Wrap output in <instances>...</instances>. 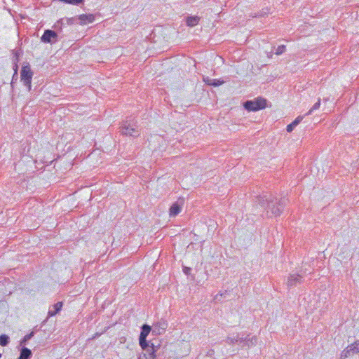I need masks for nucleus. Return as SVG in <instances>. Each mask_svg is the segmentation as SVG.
Masks as SVG:
<instances>
[{
  "mask_svg": "<svg viewBox=\"0 0 359 359\" xmlns=\"http://www.w3.org/2000/svg\"><path fill=\"white\" fill-rule=\"evenodd\" d=\"M227 340L229 341L230 343H234V341H236V342H239L241 344L243 343V345L245 344V340H243V338L228 337Z\"/></svg>",
  "mask_w": 359,
  "mask_h": 359,
  "instance_id": "nucleus-22",
  "label": "nucleus"
},
{
  "mask_svg": "<svg viewBox=\"0 0 359 359\" xmlns=\"http://www.w3.org/2000/svg\"><path fill=\"white\" fill-rule=\"evenodd\" d=\"M269 13V9L268 8H263L262 11L258 13H251L250 16L252 18H262L267 15Z\"/></svg>",
  "mask_w": 359,
  "mask_h": 359,
  "instance_id": "nucleus-15",
  "label": "nucleus"
},
{
  "mask_svg": "<svg viewBox=\"0 0 359 359\" xmlns=\"http://www.w3.org/2000/svg\"><path fill=\"white\" fill-rule=\"evenodd\" d=\"M18 74L15 72H14V74L13 75L11 83V85L12 87L13 86V83L18 81Z\"/></svg>",
  "mask_w": 359,
  "mask_h": 359,
  "instance_id": "nucleus-29",
  "label": "nucleus"
},
{
  "mask_svg": "<svg viewBox=\"0 0 359 359\" xmlns=\"http://www.w3.org/2000/svg\"><path fill=\"white\" fill-rule=\"evenodd\" d=\"M224 83V80L212 79V83H210V86L217 87L221 86Z\"/></svg>",
  "mask_w": 359,
  "mask_h": 359,
  "instance_id": "nucleus-23",
  "label": "nucleus"
},
{
  "mask_svg": "<svg viewBox=\"0 0 359 359\" xmlns=\"http://www.w3.org/2000/svg\"><path fill=\"white\" fill-rule=\"evenodd\" d=\"M191 268L190 267H188V266H184L183 267V272L186 274V275H189L191 271Z\"/></svg>",
  "mask_w": 359,
  "mask_h": 359,
  "instance_id": "nucleus-30",
  "label": "nucleus"
},
{
  "mask_svg": "<svg viewBox=\"0 0 359 359\" xmlns=\"http://www.w3.org/2000/svg\"><path fill=\"white\" fill-rule=\"evenodd\" d=\"M62 302H57L56 304H55L54 305H53V309H49L48 311V316H55L57 313H59L62 308Z\"/></svg>",
  "mask_w": 359,
  "mask_h": 359,
  "instance_id": "nucleus-11",
  "label": "nucleus"
},
{
  "mask_svg": "<svg viewBox=\"0 0 359 359\" xmlns=\"http://www.w3.org/2000/svg\"><path fill=\"white\" fill-rule=\"evenodd\" d=\"M200 18L195 16H188L186 19V23L189 27H194L199 22Z\"/></svg>",
  "mask_w": 359,
  "mask_h": 359,
  "instance_id": "nucleus-13",
  "label": "nucleus"
},
{
  "mask_svg": "<svg viewBox=\"0 0 359 359\" xmlns=\"http://www.w3.org/2000/svg\"><path fill=\"white\" fill-rule=\"evenodd\" d=\"M119 131L123 135L133 137H137L140 135L137 122L132 118L123 121L119 127Z\"/></svg>",
  "mask_w": 359,
  "mask_h": 359,
  "instance_id": "nucleus-2",
  "label": "nucleus"
},
{
  "mask_svg": "<svg viewBox=\"0 0 359 359\" xmlns=\"http://www.w3.org/2000/svg\"><path fill=\"white\" fill-rule=\"evenodd\" d=\"M34 72L32 71L28 62H24L20 72V79L24 86L27 88L28 91L32 89V79Z\"/></svg>",
  "mask_w": 359,
  "mask_h": 359,
  "instance_id": "nucleus-3",
  "label": "nucleus"
},
{
  "mask_svg": "<svg viewBox=\"0 0 359 359\" xmlns=\"http://www.w3.org/2000/svg\"><path fill=\"white\" fill-rule=\"evenodd\" d=\"M57 32L51 29H46L41 37V41L45 43H55L58 41Z\"/></svg>",
  "mask_w": 359,
  "mask_h": 359,
  "instance_id": "nucleus-5",
  "label": "nucleus"
},
{
  "mask_svg": "<svg viewBox=\"0 0 359 359\" xmlns=\"http://www.w3.org/2000/svg\"><path fill=\"white\" fill-rule=\"evenodd\" d=\"M351 350L352 351V353H359V341H356L350 346Z\"/></svg>",
  "mask_w": 359,
  "mask_h": 359,
  "instance_id": "nucleus-19",
  "label": "nucleus"
},
{
  "mask_svg": "<svg viewBox=\"0 0 359 359\" xmlns=\"http://www.w3.org/2000/svg\"><path fill=\"white\" fill-rule=\"evenodd\" d=\"M63 27H65V20L64 19H60L57 20L53 25V28L55 29V32H57V34L62 32Z\"/></svg>",
  "mask_w": 359,
  "mask_h": 359,
  "instance_id": "nucleus-14",
  "label": "nucleus"
},
{
  "mask_svg": "<svg viewBox=\"0 0 359 359\" xmlns=\"http://www.w3.org/2000/svg\"><path fill=\"white\" fill-rule=\"evenodd\" d=\"M251 197L252 213L255 215L266 211V215L271 217L281 215L287 201L285 198L278 199L271 194L264 192Z\"/></svg>",
  "mask_w": 359,
  "mask_h": 359,
  "instance_id": "nucleus-1",
  "label": "nucleus"
},
{
  "mask_svg": "<svg viewBox=\"0 0 359 359\" xmlns=\"http://www.w3.org/2000/svg\"><path fill=\"white\" fill-rule=\"evenodd\" d=\"M150 346L152 348V351L151 353H149V355H150V358H151L152 359H154L156 358L155 353L159 348L160 345L159 344L155 345L154 343L151 342Z\"/></svg>",
  "mask_w": 359,
  "mask_h": 359,
  "instance_id": "nucleus-18",
  "label": "nucleus"
},
{
  "mask_svg": "<svg viewBox=\"0 0 359 359\" xmlns=\"http://www.w3.org/2000/svg\"><path fill=\"white\" fill-rule=\"evenodd\" d=\"M80 20V25H84L88 23H92L95 20V16L93 14H81L78 16Z\"/></svg>",
  "mask_w": 359,
  "mask_h": 359,
  "instance_id": "nucleus-9",
  "label": "nucleus"
},
{
  "mask_svg": "<svg viewBox=\"0 0 359 359\" xmlns=\"http://www.w3.org/2000/svg\"><path fill=\"white\" fill-rule=\"evenodd\" d=\"M267 100L262 97H257L253 100H248V111H257L266 107Z\"/></svg>",
  "mask_w": 359,
  "mask_h": 359,
  "instance_id": "nucleus-4",
  "label": "nucleus"
},
{
  "mask_svg": "<svg viewBox=\"0 0 359 359\" xmlns=\"http://www.w3.org/2000/svg\"><path fill=\"white\" fill-rule=\"evenodd\" d=\"M243 107L245 109L247 110V101L243 102Z\"/></svg>",
  "mask_w": 359,
  "mask_h": 359,
  "instance_id": "nucleus-34",
  "label": "nucleus"
},
{
  "mask_svg": "<svg viewBox=\"0 0 359 359\" xmlns=\"http://www.w3.org/2000/svg\"><path fill=\"white\" fill-rule=\"evenodd\" d=\"M10 342V338L8 335L3 334L0 335V346H6Z\"/></svg>",
  "mask_w": 359,
  "mask_h": 359,
  "instance_id": "nucleus-16",
  "label": "nucleus"
},
{
  "mask_svg": "<svg viewBox=\"0 0 359 359\" xmlns=\"http://www.w3.org/2000/svg\"><path fill=\"white\" fill-rule=\"evenodd\" d=\"M304 116H297L292 123V125H294L295 127L301 123V121L303 120Z\"/></svg>",
  "mask_w": 359,
  "mask_h": 359,
  "instance_id": "nucleus-26",
  "label": "nucleus"
},
{
  "mask_svg": "<svg viewBox=\"0 0 359 359\" xmlns=\"http://www.w3.org/2000/svg\"><path fill=\"white\" fill-rule=\"evenodd\" d=\"M151 332H152V327L147 324L143 325L141 327L139 341H145V339H147V336Z\"/></svg>",
  "mask_w": 359,
  "mask_h": 359,
  "instance_id": "nucleus-8",
  "label": "nucleus"
},
{
  "mask_svg": "<svg viewBox=\"0 0 359 359\" xmlns=\"http://www.w3.org/2000/svg\"><path fill=\"white\" fill-rule=\"evenodd\" d=\"M168 323L164 319H161L152 326V334L160 335L163 334L168 328Z\"/></svg>",
  "mask_w": 359,
  "mask_h": 359,
  "instance_id": "nucleus-6",
  "label": "nucleus"
},
{
  "mask_svg": "<svg viewBox=\"0 0 359 359\" xmlns=\"http://www.w3.org/2000/svg\"><path fill=\"white\" fill-rule=\"evenodd\" d=\"M352 351L351 350L350 346H348L345 349H344L341 353L340 358L341 359H345L352 355Z\"/></svg>",
  "mask_w": 359,
  "mask_h": 359,
  "instance_id": "nucleus-17",
  "label": "nucleus"
},
{
  "mask_svg": "<svg viewBox=\"0 0 359 359\" xmlns=\"http://www.w3.org/2000/svg\"><path fill=\"white\" fill-rule=\"evenodd\" d=\"M13 61H14V65H13L14 72H15V70H16V72L18 73V53H15V59H13Z\"/></svg>",
  "mask_w": 359,
  "mask_h": 359,
  "instance_id": "nucleus-25",
  "label": "nucleus"
},
{
  "mask_svg": "<svg viewBox=\"0 0 359 359\" xmlns=\"http://www.w3.org/2000/svg\"><path fill=\"white\" fill-rule=\"evenodd\" d=\"M34 335V332L32 331L30 333L26 334L23 339L20 341V344H26L29 340H30Z\"/></svg>",
  "mask_w": 359,
  "mask_h": 359,
  "instance_id": "nucleus-20",
  "label": "nucleus"
},
{
  "mask_svg": "<svg viewBox=\"0 0 359 359\" xmlns=\"http://www.w3.org/2000/svg\"><path fill=\"white\" fill-rule=\"evenodd\" d=\"M294 128H295V126L294 125H292V123H291L290 124L287 126L286 129L288 133H291L294 130Z\"/></svg>",
  "mask_w": 359,
  "mask_h": 359,
  "instance_id": "nucleus-32",
  "label": "nucleus"
},
{
  "mask_svg": "<svg viewBox=\"0 0 359 359\" xmlns=\"http://www.w3.org/2000/svg\"><path fill=\"white\" fill-rule=\"evenodd\" d=\"M212 79L207 76L205 78H203V81L205 83V84L210 86V83H212Z\"/></svg>",
  "mask_w": 359,
  "mask_h": 359,
  "instance_id": "nucleus-31",
  "label": "nucleus"
},
{
  "mask_svg": "<svg viewBox=\"0 0 359 359\" xmlns=\"http://www.w3.org/2000/svg\"><path fill=\"white\" fill-rule=\"evenodd\" d=\"M285 50H286L285 46V45H280V46H278L275 53L277 55H280L283 54L285 51Z\"/></svg>",
  "mask_w": 359,
  "mask_h": 359,
  "instance_id": "nucleus-24",
  "label": "nucleus"
},
{
  "mask_svg": "<svg viewBox=\"0 0 359 359\" xmlns=\"http://www.w3.org/2000/svg\"><path fill=\"white\" fill-rule=\"evenodd\" d=\"M344 250V251H343V253H346V251L348 250L347 248H342L341 250Z\"/></svg>",
  "mask_w": 359,
  "mask_h": 359,
  "instance_id": "nucleus-35",
  "label": "nucleus"
},
{
  "mask_svg": "<svg viewBox=\"0 0 359 359\" xmlns=\"http://www.w3.org/2000/svg\"><path fill=\"white\" fill-rule=\"evenodd\" d=\"M32 355V351L26 347H22L20 350V356L18 359H30Z\"/></svg>",
  "mask_w": 359,
  "mask_h": 359,
  "instance_id": "nucleus-12",
  "label": "nucleus"
},
{
  "mask_svg": "<svg viewBox=\"0 0 359 359\" xmlns=\"http://www.w3.org/2000/svg\"><path fill=\"white\" fill-rule=\"evenodd\" d=\"M257 338L256 337H252L250 342L252 344H255L257 342Z\"/></svg>",
  "mask_w": 359,
  "mask_h": 359,
  "instance_id": "nucleus-33",
  "label": "nucleus"
},
{
  "mask_svg": "<svg viewBox=\"0 0 359 359\" xmlns=\"http://www.w3.org/2000/svg\"><path fill=\"white\" fill-rule=\"evenodd\" d=\"M320 106V99L318 98L317 102H316L313 106L309 109V111L306 114V115H310L312 114V112L315 110H317L318 109H319Z\"/></svg>",
  "mask_w": 359,
  "mask_h": 359,
  "instance_id": "nucleus-21",
  "label": "nucleus"
},
{
  "mask_svg": "<svg viewBox=\"0 0 359 359\" xmlns=\"http://www.w3.org/2000/svg\"><path fill=\"white\" fill-rule=\"evenodd\" d=\"M65 22H67V25H70L74 23L76 19L74 18H63Z\"/></svg>",
  "mask_w": 359,
  "mask_h": 359,
  "instance_id": "nucleus-27",
  "label": "nucleus"
},
{
  "mask_svg": "<svg viewBox=\"0 0 359 359\" xmlns=\"http://www.w3.org/2000/svg\"><path fill=\"white\" fill-rule=\"evenodd\" d=\"M139 343L142 349H145L149 346V343L147 342V339H145V341H139Z\"/></svg>",
  "mask_w": 359,
  "mask_h": 359,
  "instance_id": "nucleus-28",
  "label": "nucleus"
},
{
  "mask_svg": "<svg viewBox=\"0 0 359 359\" xmlns=\"http://www.w3.org/2000/svg\"><path fill=\"white\" fill-rule=\"evenodd\" d=\"M303 282V276L297 273L290 274L287 280V286L288 288L294 287Z\"/></svg>",
  "mask_w": 359,
  "mask_h": 359,
  "instance_id": "nucleus-7",
  "label": "nucleus"
},
{
  "mask_svg": "<svg viewBox=\"0 0 359 359\" xmlns=\"http://www.w3.org/2000/svg\"><path fill=\"white\" fill-rule=\"evenodd\" d=\"M182 210V205L179 204L178 202L174 203L170 208V216L175 217L177 216Z\"/></svg>",
  "mask_w": 359,
  "mask_h": 359,
  "instance_id": "nucleus-10",
  "label": "nucleus"
}]
</instances>
